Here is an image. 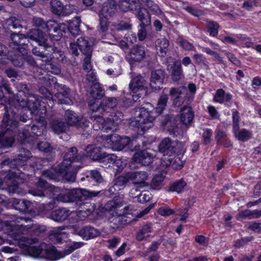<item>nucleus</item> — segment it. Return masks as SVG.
Segmentation results:
<instances>
[{"label":"nucleus","instance_id":"c85d7f7f","mask_svg":"<svg viewBox=\"0 0 261 261\" xmlns=\"http://www.w3.org/2000/svg\"><path fill=\"white\" fill-rule=\"evenodd\" d=\"M180 118L182 124L188 125L193 121L194 114L191 107L184 106L180 110Z\"/></svg>","mask_w":261,"mask_h":261},{"label":"nucleus","instance_id":"c9c22d12","mask_svg":"<svg viewBox=\"0 0 261 261\" xmlns=\"http://www.w3.org/2000/svg\"><path fill=\"white\" fill-rule=\"evenodd\" d=\"M138 11L137 12V17L141 22L140 25H149L151 23L150 21V15L145 8H141L140 6H137V9Z\"/></svg>","mask_w":261,"mask_h":261},{"label":"nucleus","instance_id":"f704fd0d","mask_svg":"<svg viewBox=\"0 0 261 261\" xmlns=\"http://www.w3.org/2000/svg\"><path fill=\"white\" fill-rule=\"evenodd\" d=\"M232 98V96L231 94L225 93L222 89H219L216 91L213 100L216 102L223 103L230 101Z\"/></svg>","mask_w":261,"mask_h":261},{"label":"nucleus","instance_id":"4be33fe9","mask_svg":"<svg viewBox=\"0 0 261 261\" xmlns=\"http://www.w3.org/2000/svg\"><path fill=\"white\" fill-rule=\"evenodd\" d=\"M77 149L75 147H71L66 153L64 159L61 165L63 167L72 166L71 164L78 162L82 160V156L77 155Z\"/></svg>","mask_w":261,"mask_h":261},{"label":"nucleus","instance_id":"4d7b16f0","mask_svg":"<svg viewBox=\"0 0 261 261\" xmlns=\"http://www.w3.org/2000/svg\"><path fill=\"white\" fill-rule=\"evenodd\" d=\"M112 161H114L113 162H114V166H112L113 168L118 172L122 171V169L125 167L127 164V162L125 160L118 159L117 157L116 158V160H112Z\"/></svg>","mask_w":261,"mask_h":261},{"label":"nucleus","instance_id":"e2e57ef3","mask_svg":"<svg viewBox=\"0 0 261 261\" xmlns=\"http://www.w3.org/2000/svg\"><path fill=\"white\" fill-rule=\"evenodd\" d=\"M99 16L100 29L102 32H105L107 30L108 28V20L110 17L100 14H99Z\"/></svg>","mask_w":261,"mask_h":261},{"label":"nucleus","instance_id":"f03ea898","mask_svg":"<svg viewBox=\"0 0 261 261\" xmlns=\"http://www.w3.org/2000/svg\"><path fill=\"white\" fill-rule=\"evenodd\" d=\"M123 201H118L117 199L114 198L105 205V210L109 212L111 215L109 217L108 221L112 224V227L113 228H117L125 223L136 220L131 217L130 215H132L133 213H129V206L120 209L123 205Z\"/></svg>","mask_w":261,"mask_h":261},{"label":"nucleus","instance_id":"7c9ffc66","mask_svg":"<svg viewBox=\"0 0 261 261\" xmlns=\"http://www.w3.org/2000/svg\"><path fill=\"white\" fill-rule=\"evenodd\" d=\"M47 185L48 183L46 180L39 177L37 179V181L35 184L36 189L30 190L29 193L35 196L44 197L45 196L44 190Z\"/></svg>","mask_w":261,"mask_h":261},{"label":"nucleus","instance_id":"603ef678","mask_svg":"<svg viewBox=\"0 0 261 261\" xmlns=\"http://www.w3.org/2000/svg\"><path fill=\"white\" fill-rule=\"evenodd\" d=\"M91 55L92 54L83 55L84 57L83 63V68L85 72L90 71L92 70V65L91 64Z\"/></svg>","mask_w":261,"mask_h":261},{"label":"nucleus","instance_id":"2f4dec72","mask_svg":"<svg viewBox=\"0 0 261 261\" xmlns=\"http://www.w3.org/2000/svg\"><path fill=\"white\" fill-rule=\"evenodd\" d=\"M87 155L93 160L96 161L103 158V154L102 152L100 147L94 145L87 146L86 149Z\"/></svg>","mask_w":261,"mask_h":261},{"label":"nucleus","instance_id":"680f3d73","mask_svg":"<svg viewBox=\"0 0 261 261\" xmlns=\"http://www.w3.org/2000/svg\"><path fill=\"white\" fill-rule=\"evenodd\" d=\"M164 180V176L163 174H156L153 178L151 182L152 186L156 188L162 184Z\"/></svg>","mask_w":261,"mask_h":261},{"label":"nucleus","instance_id":"a19ab883","mask_svg":"<svg viewBox=\"0 0 261 261\" xmlns=\"http://www.w3.org/2000/svg\"><path fill=\"white\" fill-rule=\"evenodd\" d=\"M169 41L165 38L158 39L155 42L156 48L161 56H165L166 55L169 49Z\"/></svg>","mask_w":261,"mask_h":261},{"label":"nucleus","instance_id":"0eeeda50","mask_svg":"<svg viewBox=\"0 0 261 261\" xmlns=\"http://www.w3.org/2000/svg\"><path fill=\"white\" fill-rule=\"evenodd\" d=\"M53 22V24H50V39L52 40H59L63 33L67 31L74 36L78 35L80 32L81 19L79 17H75L68 25L64 23H57L55 21Z\"/></svg>","mask_w":261,"mask_h":261},{"label":"nucleus","instance_id":"423d86ee","mask_svg":"<svg viewBox=\"0 0 261 261\" xmlns=\"http://www.w3.org/2000/svg\"><path fill=\"white\" fill-rule=\"evenodd\" d=\"M152 107L149 104L145 106L138 108L136 110V117L132 121L133 125L140 128L143 131H146L153 125L156 116L154 115Z\"/></svg>","mask_w":261,"mask_h":261},{"label":"nucleus","instance_id":"864d4df0","mask_svg":"<svg viewBox=\"0 0 261 261\" xmlns=\"http://www.w3.org/2000/svg\"><path fill=\"white\" fill-rule=\"evenodd\" d=\"M129 180H130V179L128 177V172H127L125 174L119 176L116 179L115 186L118 187L124 186Z\"/></svg>","mask_w":261,"mask_h":261},{"label":"nucleus","instance_id":"2eb2a0df","mask_svg":"<svg viewBox=\"0 0 261 261\" xmlns=\"http://www.w3.org/2000/svg\"><path fill=\"white\" fill-rule=\"evenodd\" d=\"M25 54H28L27 48H21L20 50L14 51H9L7 50V56L1 58V59H8L14 66L21 67L25 63Z\"/></svg>","mask_w":261,"mask_h":261},{"label":"nucleus","instance_id":"052dcab7","mask_svg":"<svg viewBox=\"0 0 261 261\" xmlns=\"http://www.w3.org/2000/svg\"><path fill=\"white\" fill-rule=\"evenodd\" d=\"M184 165V161L180 159L178 156H175V153L173 156V160L172 161L171 168L174 170L180 169Z\"/></svg>","mask_w":261,"mask_h":261},{"label":"nucleus","instance_id":"cd10ccee","mask_svg":"<svg viewBox=\"0 0 261 261\" xmlns=\"http://www.w3.org/2000/svg\"><path fill=\"white\" fill-rule=\"evenodd\" d=\"M145 81L141 75H138L133 78L129 84L130 89L134 92L136 93L138 91H143L146 93Z\"/></svg>","mask_w":261,"mask_h":261},{"label":"nucleus","instance_id":"dca6fc26","mask_svg":"<svg viewBox=\"0 0 261 261\" xmlns=\"http://www.w3.org/2000/svg\"><path fill=\"white\" fill-rule=\"evenodd\" d=\"M9 46L14 50H20L21 48H27L29 40L26 35L12 32L10 37Z\"/></svg>","mask_w":261,"mask_h":261},{"label":"nucleus","instance_id":"393cba45","mask_svg":"<svg viewBox=\"0 0 261 261\" xmlns=\"http://www.w3.org/2000/svg\"><path fill=\"white\" fill-rule=\"evenodd\" d=\"M164 76V71L163 70L158 69L152 71L150 84L151 88L155 90L160 89L163 83Z\"/></svg>","mask_w":261,"mask_h":261},{"label":"nucleus","instance_id":"a211bd4d","mask_svg":"<svg viewBox=\"0 0 261 261\" xmlns=\"http://www.w3.org/2000/svg\"><path fill=\"white\" fill-rule=\"evenodd\" d=\"M65 118L69 125H75L82 128H86L89 126L90 122L86 118L79 117L74 112L70 110L66 111Z\"/></svg>","mask_w":261,"mask_h":261},{"label":"nucleus","instance_id":"4468645a","mask_svg":"<svg viewBox=\"0 0 261 261\" xmlns=\"http://www.w3.org/2000/svg\"><path fill=\"white\" fill-rule=\"evenodd\" d=\"M24 252L34 258L41 257L49 259V247L44 243L39 245H27L23 250Z\"/></svg>","mask_w":261,"mask_h":261},{"label":"nucleus","instance_id":"b1692460","mask_svg":"<svg viewBox=\"0 0 261 261\" xmlns=\"http://www.w3.org/2000/svg\"><path fill=\"white\" fill-rule=\"evenodd\" d=\"M145 55V51L144 47L136 46L131 49L128 60L130 63L140 62L144 58Z\"/></svg>","mask_w":261,"mask_h":261},{"label":"nucleus","instance_id":"aec40b11","mask_svg":"<svg viewBox=\"0 0 261 261\" xmlns=\"http://www.w3.org/2000/svg\"><path fill=\"white\" fill-rule=\"evenodd\" d=\"M81 245L79 243H76L73 245L70 246L68 249L65 251V252H62L58 251L56 248L54 246H50V260L55 261L63 257L65 255L68 254L73 252L75 249L80 248Z\"/></svg>","mask_w":261,"mask_h":261},{"label":"nucleus","instance_id":"f3484780","mask_svg":"<svg viewBox=\"0 0 261 261\" xmlns=\"http://www.w3.org/2000/svg\"><path fill=\"white\" fill-rule=\"evenodd\" d=\"M27 39L36 42L39 46H43V50H47L49 44L47 43V39L44 32L38 29H32L26 34Z\"/></svg>","mask_w":261,"mask_h":261},{"label":"nucleus","instance_id":"6e6d98bb","mask_svg":"<svg viewBox=\"0 0 261 261\" xmlns=\"http://www.w3.org/2000/svg\"><path fill=\"white\" fill-rule=\"evenodd\" d=\"M174 154H163V157L161 159V165L163 167L172 166V161L173 160Z\"/></svg>","mask_w":261,"mask_h":261},{"label":"nucleus","instance_id":"49530a36","mask_svg":"<svg viewBox=\"0 0 261 261\" xmlns=\"http://www.w3.org/2000/svg\"><path fill=\"white\" fill-rule=\"evenodd\" d=\"M67 234L66 233L61 231V230L58 231H52L51 233H50V240L54 244L60 243L62 242L63 239L66 238Z\"/></svg>","mask_w":261,"mask_h":261},{"label":"nucleus","instance_id":"6e6552de","mask_svg":"<svg viewBox=\"0 0 261 261\" xmlns=\"http://www.w3.org/2000/svg\"><path fill=\"white\" fill-rule=\"evenodd\" d=\"M76 167L81 168V165H75ZM77 170L74 166L63 167L62 165L58 166V169L51 168L50 169V179L59 181L64 179L67 181L74 182Z\"/></svg>","mask_w":261,"mask_h":261},{"label":"nucleus","instance_id":"09e8293b","mask_svg":"<svg viewBox=\"0 0 261 261\" xmlns=\"http://www.w3.org/2000/svg\"><path fill=\"white\" fill-rule=\"evenodd\" d=\"M51 11L57 15L63 14L64 7L59 0H51L50 2Z\"/></svg>","mask_w":261,"mask_h":261},{"label":"nucleus","instance_id":"412c9836","mask_svg":"<svg viewBox=\"0 0 261 261\" xmlns=\"http://www.w3.org/2000/svg\"><path fill=\"white\" fill-rule=\"evenodd\" d=\"M128 177L134 185H142L144 186L148 179V174L144 171L128 172Z\"/></svg>","mask_w":261,"mask_h":261},{"label":"nucleus","instance_id":"79ce46f5","mask_svg":"<svg viewBox=\"0 0 261 261\" xmlns=\"http://www.w3.org/2000/svg\"><path fill=\"white\" fill-rule=\"evenodd\" d=\"M5 29L10 31L11 33L13 32L12 29H17L22 28L21 20L16 17H11L6 20L5 23Z\"/></svg>","mask_w":261,"mask_h":261},{"label":"nucleus","instance_id":"ddd939ff","mask_svg":"<svg viewBox=\"0 0 261 261\" xmlns=\"http://www.w3.org/2000/svg\"><path fill=\"white\" fill-rule=\"evenodd\" d=\"M7 170L8 172L4 176V179L0 177V186L5 182L9 191L15 192L18 189L19 185L23 182L24 179L15 171L10 169H8Z\"/></svg>","mask_w":261,"mask_h":261},{"label":"nucleus","instance_id":"c756f323","mask_svg":"<svg viewBox=\"0 0 261 261\" xmlns=\"http://www.w3.org/2000/svg\"><path fill=\"white\" fill-rule=\"evenodd\" d=\"M94 203L85 202L82 203L77 212V215L81 219H85L91 215L95 209Z\"/></svg>","mask_w":261,"mask_h":261},{"label":"nucleus","instance_id":"72a5a7b5","mask_svg":"<svg viewBox=\"0 0 261 261\" xmlns=\"http://www.w3.org/2000/svg\"><path fill=\"white\" fill-rule=\"evenodd\" d=\"M32 53L34 55L41 58L40 60H41L42 62H44V63H40L41 69L44 70L46 73V75H49V68L48 67L49 65V58L44 55L43 51H40V48L37 47L33 48Z\"/></svg>","mask_w":261,"mask_h":261},{"label":"nucleus","instance_id":"e433bc0d","mask_svg":"<svg viewBox=\"0 0 261 261\" xmlns=\"http://www.w3.org/2000/svg\"><path fill=\"white\" fill-rule=\"evenodd\" d=\"M168 68L171 73V77L173 81H178L182 77V69L180 64L174 62L173 64L169 65Z\"/></svg>","mask_w":261,"mask_h":261},{"label":"nucleus","instance_id":"338daca9","mask_svg":"<svg viewBox=\"0 0 261 261\" xmlns=\"http://www.w3.org/2000/svg\"><path fill=\"white\" fill-rule=\"evenodd\" d=\"M91 177L97 182L101 183L103 179L100 172L97 170H91L90 172Z\"/></svg>","mask_w":261,"mask_h":261},{"label":"nucleus","instance_id":"39448f33","mask_svg":"<svg viewBox=\"0 0 261 261\" xmlns=\"http://www.w3.org/2000/svg\"><path fill=\"white\" fill-rule=\"evenodd\" d=\"M123 118L122 112L118 111L109 115L107 120L99 116H93L91 117L93 129L95 130H115L121 123Z\"/></svg>","mask_w":261,"mask_h":261},{"label":"nucleus","instance_id":"13d9d810","mask_svg":"<svg viewBox=\"0 0 261 261\" xmlns=\"http://www.w3.org/2000/svg\"><path fill=\"white\" fill-rule=\"evenodd\" d=\"M208 31L210 35L213 37H216L218 34V24L214 21L209 22L207 23Z\"/></svg>","mask_w":261,"mask_h":261},{"label":"nucleus","instance_id":"9d476101","mask_svg":"<svg viewBox=\"0 0 261 261\" xmlns=\"http://www.w3.org/2000/svg\"><path fill=\"white\" fill-rule=\"evenodd\" d=\"M31 154V153L30 150L22 149L17 156L13 159L8 158L3 160L2 162L1 166L3 167L7 166L11 169H16L18 171H20V168H22L26 165Z\"/></svg>","mask_w":261,"mask_h":261},{"label":"nucleus","instance_id":"de8ad7c7","mask_svg":"<svg viewBox=\"0 0 261 261\" xmlns=\"http://www.w3.org/2000/svg\"><path fill=\"white\" fill-rule=\"evenodd\" d=\"M105 94V91L99 83H95L92 87L91 95L93 98L100 99Z\"/></svg>","mask_w":261,"mask_h":261},{"label":"nucleus","instance_id":"3c124183","mask_svg":"<svg viewBox=\"0 0 261 261\" xmlns=\"http://www.w3.org/2000/svg\"><path fill=\"white\" fill-rule=\"evenodd\" d=\"M187 183L183 179H180L171 185L169 188V191L179 193L184 189Z\"/></svg>","mask_w":261,"mask_h":261},{"label":"nucleus","instance_id":"ea45409f","mask_svg":"<svg viewBox=\"0 0 261 261\" xmlns=\"http://www.w3.org/2000/svg\"><path fill=\"white\" fill-rule=\"evenodd\" d=\"M52 129L53 131L58 134H62V135L60 137L61 139L68 140L69 136L66 133V126L64 123L58 120L55 121L52 124Z\"/></svg>","mask_w":261,"mask_h":261},{"label":"nucleus","instance_id":"a18cd8bd","mask_svg":"<svg viewBox=\"0 0 261 261\" xmlns=\"http://www.w3.org/2000/svg\"><path fill=\"white\" fill-rule=\"evenodd\" d=\"M152 231V228L151 225L147 224L143 225L136 235L137 240L141 241L146 238L149 237L150 236L149 234Z\"/></svg>","mask_w":261,"mask_h":261},{"label":"nucleus","instance_id":"8fccbe9b","mask_svg":"<svg viewBox=\"0 0 261 261\" xmlns=\"http://www.w3.org/2000/svg\"><path fill=\"white\" fill-rule=\"evenodd\" d=\"M168 100V96L167 94H163L161 95L159 99L155 111L158 114H161L165 109Z\"/></svg>","mask_w":261,"mask_h":261},{"label":"nucleus","instance_id":"37998d69","mask_svg":"<svg viewBox=\"0 0 261 261\" xmlns=\"http://www.w3.org/2000/svg\"><path fill=\"white\" fill-rule=\"evenodd\" d=\"M79 48L83 55L92 54L91 46L85 38L81 37L77 39Z\"/></svg>","mask_w":261,"mask_h":261},{"label":"nucleus","instance_id":"bf43d9fd","mask_svg":"<svg viewBox=\"0 0 261 261\" xmlns=\"http://www.w3.org/2000/svg\"><path fill=\"white\" fill-rule=\"evenodd\" d=\"M153 205H150L147 207L145 208L144 210H143L142 212H140L139 213L138 212H136V211H132V210L129 208V211L130 213H133L132 215H130L132 218H135V217L137 218H141L144 215H146L149 213V212L150 211V210L153 207Z\"/></svg>","mask_w":261,"mask_h":261},{"label":"nucleus","instance_id":"473e14b6","mask_svg":"<svg viewBox=\"0 0 261 261\" xmlns=\"http://www.w3.org/2000/svg\"><path fill=\"white\" fill-rule=\"evenodd\" d=\"M116 5L114 0H108L102 6L99 14L111 17L115 12Z\"/></svg>","mask_w":261,"mask_h":261},{"label":"nucleus","instance_id":"0e129e2a","mask_svg":"<svg viewBox=\"0 0 261 261\" xmlns=\"http://www.w3.org/2000/svg\"><path fill=\"white\" fill-rule=\"evenodd\" d=\"M151 197V194L148 191H144L139 193L138 201L141 203L148 201Z\"/></svg>","mask_w":261,"mask_h":261},{"label":"nucleus","instance_id":"20e7f679","mask_svg":"<svg viewBox=\"0 0 261 261\" xmlns=\"http://www.w3.org/2000/svg\"><path fill=\"white\" fill-rule=\"evenodd\" d=\"M97 193L90 192L85 189H77L64 193L61 190L50 184V198L54 199V203L56 204V200L67 202L70 200L82 199L83 197L90 198L94 197Z\"/></svg>","mask_w":261,"mask_h":261},{"label":"nucleus","instance_id":"f257e3e1","mask_svg":"<svg viewBox=\"0 0 261 261\" xmlns=\"http://www.w3.org/2000/svg\"><path fill=\"white\" fill-rule=\"evenodd\" d=\"M22 106L18 100H10L3 106L5 112H8L10 123L15 120L17 128L15 134L20 144L31 143L38 137L45 136L46 121L45 115L47 112L46 106L39 98L31 96Z\"/></svg>","mask_w":261,"mask_h":261},{"label":"nucleus","instance_id":"4c0bfd02","mask_svg":"<svg viewBox=\"0 0 261 261\" xmlns=\"http://www.w3.org/2000/svg\"><path fill=\"white\" fill-rule=\"evenodd\" d=\"M70 214L69 210L63 208L52 212L50 217L55 221H62L65 220Z\"/></svg>","mask_w":261,"mask_h":261},{"label":"nucleus","instance_id":"a878e982","mask_svg":"<svg viewBox=\"0 0 261 261\" xmlns=\"http://www.w3.org/2000/svg\"><path fill=\"white\" fill-rule=\"evenodd\" d=\"M77 233L83 239L88 240L98 236L100 232L98 230L94 227L91 226H87L81 228Z\"/></svg>","mask_w":261,"mask_h":261},{"label":"nucleus","instance_id":"bb28decb","mask_svg":"<svg viewBox=\"0 0 261 261\" xmlns=\"http://www.w3.org/2000/svg\"><path fill=\"white\" fill-rule=\"evenodd\" d=\"M11 203L13 207L19 212L30 213L31 211L29 209L31 202L24 199L12 198Z\"/></svg>","mask_w":261,"mask_h":261},{"label":"nucleus","instance_id":"1a4fd4ad","mask_svg":"<svg viewBox=\"0 0 261 261\" xmlns=\"http://www.w3.org/2000/svg\"><path fill=\"white\" fill-rule=\"evenodd\" d=\"M54 85V89H57V92L55 93L54 95L51 97L53 101H56L59 104H68L72 103V100L70 98V89L67 86L60 85L57 83L56 79L55 78H50V82ZM51 85L50 82V86Z\"/></svg>","mask_w":261,"mask_h":261},{"label":"nucleus","instance_id":"5701e85b","mask_svg":"<svg viewBox=\"0 0 261 261\" xmlns=\"http://www.w3.org/2000/svg\"><path fill=\"white\" fill-rule=\"evenodd\" d=\"M177 143L171 141L169 138H165L159 146L160 151L163 154H174L176 151Z\"/></svg>","mask_w":261,"mask_h":261},{"label":"nucleus","instance_id":"6ab92c4d","mask_svg":"<svg viewBox=\"0 0 261 261\" xmlns=\"http://www.w3.org/2000/svg\"><path fill=\"white\" fill-rule=\"evenodd\" d=\"M154 155L146 150H143L136 152L132 160L135 163H139L143 166H148L152 162Z\"/></svg>","mask_w":261,"mask_h":261},{"label":"nucleus","instance_id":"7ed1b4c3","mask_svg":"<svg viewBox=\"0 0 261 261\" xmlns=\"http://www.w3.org/2000/svg\"><path fill=\"white\" fill-rule=\"evenodd\" d=\"M9 120L8 112H5L0 126V155L4 153V149L12 147L15 142L16 121L13 120L9 123Z\"/></svg>","mask_w":261,"mask_h":261},{"label":"nucleus","instance_id":"69168bd1","mask_svg":"<svg viewBox=\"0 0 261 261\" xmlns=\"http://www.w3.org/2000/svg\"><path fill=\"white\" fill-rule=\"evenodd\" d=\"M158 213L162 216H169L173 215L174 211L167 206H163L158 209Z\"/></svg>","mask_w":261,"mask_h":261},{"label":"nucleus","instance_id":"774afa93","mask_svg":"<svg viewBox=\"0 0 261 261\" xmlns=\"http://www.w3.org/2000/svg\"><path fill=\"white\" fill-rule=\"evenodd\" d=\"M252 237H245L240 240L236 241L234 246L237 248H239L246 245L248 242L252 240Z\"/></svg>","mask_w":261,"mask_h":261},{"label":"nucleus","instance_id":"f8f14e48","mask_svg":"<svg viewBox=\"0 0 261 261\" xmlns=\"http://www.w3.org/2000/svg\"><path fill=\"white\" fill-rule=\"evenodd\" d=\"M106 146L108 148H111L113 150H121L125 147L130 148L132 142L130 138L127 137H121L117 134H113L108 136L106 139Z\"/></svg>","mask_w":261,"mask_h":261},{"label":"nucleus","instance_id":"58836bf2","mask_svg":"<svg viewBox=\"0 0 261 261\" xmlns=\"http://www.w3.org/2000/svg\"><path fill=\"white\" fill-rule=\"evenodd\" d=\"M233 133L235 137L239 141L245 142L249 140L252 137V132L248 129L243 128L240 129L239 128L233 129Z\"/></svg>","mask_w":261,"mask_h":261},{"label":"nucleus","instance_id":"c03bdc74","mask_svg":"<svg viewBox=\"0 0 261 261\" xmlns=\"http://www.w3.org/2000/svg\"><path fill=\"white\" fill-rule=\"evenodd\" d=\"M119 6L122 10L127 11L129 9L131 10L137 9L139 4L136 3V0H120Z\"/></svg>","mask_w":261,"mask_h":261},{"label":"nucleus","instance_id":"9b49d317","mask_svg":"<svg viewBox=\"0 0 261 261\" xmlns=\"http://www.w3.org/2000/svg\"><path fill=\"white\" fill-rule=\"evenodd\" d=\"M118 105V99L114 97H106L98 104L96 102L89 103L90 109L93 112H97L103 115L110 110L114 109Z\"/></svg>","mask_w":261,"mask_h":261},{"label":"nucleus","instance_id":"5fc2aeb1","mask_svg":"<svg viewBox=\"0 0 261 261\" xmlns=\"http://www.w3.org/2000/svg\"><path fill=\"white\" fill-rule=\"evenodd\" d=\"M177 43L185 50L190 51L194 50L193 44L182 38L177 39Z\"/></svg>","mask_w":261,"mask_h":261}]
</instances>
